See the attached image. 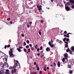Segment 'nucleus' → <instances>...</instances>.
Returning <instances> with one entry per match:
<instances>
[{
	"label": "nucleus",
	"mask_w": 74,
	"mask_h": 74,
	"mask_svg": "<svg viewBox=\"0 0 74 74\" xmlns=\"http://www.w3.org/2000/svg\"><path fill=\"white\" fill-rule=\"evenodd\" d=\"M69 38H68L66 39V41H69Z\"/></svg>",
	"instance_id": "34"
},
{
	"label": "nucleus",
	"mask_w": 74,
	"mask_h": 74,
	"mask_svg": "<svg viewBox=\"0 0 74 74\" xmlns=\"http://www.w3.org/2000/svg\"><path fill=\"white\" fill-rule=\"evenodd\" d=\"M36 62H34V65H36Z\"/></svg>",
	"instance_id": "47"
},
{
	"label": "nucleus",
	"mask_w": 74,
	"mask_h": 74,
	"mask_svg": "<svg viewBox=\"0 0 74 74\" xmlns=\"http://www.w3.org/2000/svg\"><path fill=\"white\" fill-rule=\"evenodd\" d=\"M14 62L15 64L14 66L12 67L10 66L9 68V69H12V74L14 73V72H16V70L15 69L16 67V66H18V61L14 60Z\"/></svg>",
	"instance_id": "1"
},
{
	"label": "nucleus",
	"mask_w": 74,
	"mask_h": 74,
	"mask_svg": "<svg viewBox=\"0 0 74 74\" xmlns=\"http://www.w3.org/2000/svg\"><path fill=\"white\" fill-rule=\"evenodd\" d=\"M51 2H53V0H51Z\"/></svg>",
	"instance_id": "63"
},
{
	"label": "nucleus",
	"mask_w": 74,
	"mask_h": 74,
	"mask_svg": "<svg viewBox=\"0 0 74 74\" xmlns=\"http://www.w3.org/2000/svg\"><path fill=\"white\" fill-rule=\"evenodd\" d=\"M50 66H51V67H52V64L51 65H50Z\"/></svg>",
	"instance_id": "64"
},
{
	"label": "nucleus",
	"mask_w": 74,
	"mask_h": 74,
	"mask_svg": "<svg viewBox=\"0 0 74 74\" xmlns=\"http://www.w3.org/2000/svg\"><path fill=\"white\" fill-rule=\"evenodd\" d=\"M29 24H32V22H29Z\"/></svg>",
	"instance_id": "42"
},
{
	"label": "nucleus",
	"mask_w": 74,
	"mask_h": 74,
	"mask_svg": "<svg viewBox=\"0 0 74 74\" xmlns=\"http://www.w3.org/2000/svg\"><path fill=\"white\" fill-rule=\"evenodd\" d=\"M65 47L67 48V47H68V45H67V44L65 45Z\"/></svg>",
	"instance_id": "30"
},
{
	"label": "nucleus",
	"mask_w": 74,
	"mask_h": 74,
	"mask_svg": "<svg viewBox=\"0 0 74 74\" xmlns=\"http://www.w3.org/2000/svg\"><path fill=\"white\" fill-rule=\"evenodd\" d=\"M37 55L38 56H39L40 55V53H38L37 54Z\"/></svg>",
	"instance_id": "50"
},
{
	"label": "nucleus",
	"mask_w": 74,
	"mask_h": 74,
	"mask_svg": "<svg viewBox=\"0 0 74 74\" xmlns=\"http://www.w3.org/2000/svg\"><path fill=\"white\" fill-rule=\"evenodd\" d=\"M19 48H21V49H22L23 48V47H19Z\"/></svg>",
	"instance_id": "53"
},
{
	"label": "nucleus",
	"mask_w": 74,
	"mask_h": 74,
	"mask_svg": "<svg viewBox=\"0 0 74 74\" xmlns=\"http://www.w3.org/2000/svg\"><path fill=\"white\" fill-rule=\"evenodd\" d=\"M69 52L70 54H71V55L72 54V51H71L70 50Z\"/></svg>",
	"instance_id": "20"
},
{
	"label": "nucleus",
	"mask_w": 74,
	"mask_h": 74,
	"mask_svg": "<svg viewBox=\"0 0 74 74\" xmlns=\"http://www.w3.org/2000/svg\"><path fill=\"white\" fill-rule=\"evenodd\" d=\"M23 45H26V44L25 42H24Z\"/></svg>",
	"instance_id": "31"
},
{
	"label": "nucleus",
	"mask_w": 74,
	"mask_h": 74,
	"mask_svg": "<svg viewBox=\"0 0 74 74\" xmlns=\"http://www.w3.org/2000/svg\"><path fill=\"white\" fill-rule=\"evenodd\" d=\"M42 7V6L41 5H37V8H39L38 9V11H40V10H42V8H41Z\"/></svg>",
	"instance_id": "3"
},
{
	"label": "nucleus",
	"mask_w": 74,
	"mask_h": 74,
	"mask_svg": "<svg viewBox=\"0 0 74 74\" xmlns=\"http://www.w3.org/2000/svg\"><path fill=\"white\" fill-rule=\"evenodd\" d=\"M63 5H61V7H63Z\"/></svg>",
	"instance_id": "61"
},
{
	"label": "nucleus",
	"mask_w": 74,
	"mask_h": 74,
	"mask_svg": "<svg viewBox=\"0 0 74 74\" xmlns=\"http://www.w3.org/2000/svg\"><path fill=\"white\" fill-rule=\"evenodd\" d=\"M70 2L71 3H74V1L73 0H70Z\"/></svg>",
	"instance_id": "10"
},
{
	"label": "nucleus",
	"mask_w": 74,
	"mask_h": 74,
	"mask_svg": "<svg viewBox=\"0 0 74 74\" xmlns=\"http://www.w3.org/2000/svg\"><path fill=\"white\" fill-rule=\"evenodd\" d=\"M21 36H22V37H24V36H25V35H24V34H21Z\"/></svg>",
	"instance_id": "33"
},
{
	"label": "nucleus",
	"mask_w": 74,
	"mask_h": 74,
	"mask_svg": "<svg viewBox=\"0 0 74 74\" xmlns=\"http://www.w3.org/2000/svg\"><path fill=\"white\" fill-rule=\"evenodd\" d=\"M54 66H56V63H55V62L54 63Z\"/></svg>",
	"instance_id": "54"
},
{
	"label": "nucleus",
	"mask_w": 74,
	"mask_h": 74,
	"mask_svg": "<svg viewBox=\"0 0 74 74\" xmlns=\"http://www.w3.org/2000/svg\"><path fill=\"white\" fill-rule=\"evenodd\" d=\"M58 67H60V62H58Z\"/></svg>",
	"instance_id": "12"
},
{
	"label": "nucleus",
	"mask_w": 74,
	"mask_h": 74,
	"mask_svg": "<svg viewBox=\"0 0 74 74\" xmlns=\"http://www.w3.org/2000/svg\"><path fill=\"white\" fill-rule=\"evenodd\" d=\"M37 70H40V68L39 67H37Z\"/></svg>",
	"instance_id": "29"
},
{
	"label": "nucleus",
	"mask_w": 74,
	"mask_h": 74,
	"mask_svg": "<svg viewBox=\"0 0 74 74\" xmlns=\"http://www.w3.org/2000/svg\"><path fill=\"white\" fill-rule=\"evenodd\" d=\"M66 38H64L63 40L64 42L66 41Z\"/></svg>",
	"instance_id": "25"
},
{
	"label": "nucleus",
	"mask_w": 74,
	"mask_h": 74,
	"mask_svg": "<svg viewBox=\"0 0 74 74\" xmlns=\"http://www.w3.org/2000/svg\"><path fill=\"white\" fill-rule=\"evenodd\" d=\"M37 52H39V51H40V48H37Z\"/></svg>",
	"instance_id": "24"
},
{
	"label": "nucleus",
	"mask_w": 74,
	"mask_h": 74,
	"mask_svg": "<svg viewBox=\"0 0 74 74\" xmlns=\"http://www.w3.org/2000/svg\"><path fill=\"white\" fill-rule=\"evenodd\" d=\"M3 71H1V72L0 73V74H3Z\"/></svg>",
	"instance_id": "44"
},
{
	"label": "nucleus",
	"mask_w": 74,
	"mask_h": 74,
	"mask_svg": "<svg viewBox=\"0 0 74 74\" xmlns=\"http://www.w3.org/2000/svg\"><path fill=\"white\" fill-rule=\"evenodd\" d=\"M17 50L19 52H21V50L19 48H17Z\"/></svg>",
	"instance_id": "13"
},
{
	"label": "nucleus",
	"mask_w": 74,
	"mask_h": 74,
	"mask_svg": "<svg viewBox=\"0 0 74 74\" xmlns=\"http://www.w3.org/2000/svg\"><path fill=\"white\" fill-rule=\"evenodd\" d=\"M46 50L47 52H48V51H50V49L49 47H47L46 49Z\"/></svg>",
	"instance_id": "8"
},
{
	"label": "nucleus",
	"mask_w": 74,
	"mask_h": 74,
	"mask_svg": "<svg viewBox=\"0 0 74 74\" xmlns=\"http://www.w3.org/2000/svg\"><path fill=\"white\" fill-rule=\"evenodd\" d=\"M59 43L60 44H62V42L60 41Z\"/></svg>",
	"instance_id": "45"
},
{
	"label": "nucleus",
	"mask_w": 74,
	"mask_h": 74,
	"mask_svg": "<svg viewBox=\"0 0 74 74\" xmlns=\"http://www.w3.org/2000/svg\"><path fill=\"white\" fill-rule=\"evenodd\" d=\"M40 50H42V46H41L40 47Z\"/></svg>",
	"instance_id": "27"
},
{
	"label": "nucleus",
	"mask_w": 74,
	"mask_h": 74,
	"mask_svg": "<svg viewBox=\"0 0 74 74\" xmlns=\"http://www.w3.org/2000/svg\"><path fill=\"white\" fill-rule=\"evenodd\" d=\"M10 20V18H9L7 19L8 21H9Z\"/></svg>",
	"instance_id": "55"
},
{
	"label": "nucleus",
	"mask_w": 74,
	"mask_h": 74,
	"mask_svg": "<svg viewBox=\"0 0 74 74\" xmlns=\"http://www.w3.org/2000/svg\"><path fill=\"white\" fill-rule=\"evenodd\" d=\"M42 71H40L39 72V74H42Z\"/></svg>",
	"instance_id": "46"
},
{
	"label": "nucleus",
	"mask_w": 74,
	"mask_h": 74,
	"mask_svg": "<svg viewBox=\"0 0 74 74\" xmlns=\"http://www.w3.org/2000/svg\"><path fill=\"white\" fill-rule=\"evenodd\" d=\"M69 34H70V33H69L68 34H67V35H66V36H67V37H68V38H69Z\"/></svg>",
	"instance_id": "16"
},
{
	"label": "nucleus",
	"mask_w": 74,
	"mask_h": 74,
	"mask_svg": "<svg viewBox=\"0 0 74 74\" xmlns=\"http://www.w3.org/2000/svg\"><path fill=\"white\" fill-rule=\"evenodd\" d=\"M49 44L51 47H53V46H54V45L53 44L51 45V42L50 41L49 42Z\"/></svg>",
	"instance_id": "5"
},
{
	"label": "nucleus",
	"mask_w": 74,
	"mask_h": 74,
	"mask_svg": "<svg viewBox=\"0 0 74 74\" xmlns=\"http://www.w3.org/2000/svg\"><path fill=\"white\" fill-rule=\"evenodd\" d=\"M64 33H65V34H67V31H65L64 32Z\"/></svg>",
	"instance_id": "38"
},
{
	"label": "nucleus",
	"mask_w": 74,
	"mask_h": 74,
	"mask_svg": "<svg viewBox=\"0 0 74 74\" xmlns=\"http://www.w3.org/2000/svg\"><path fill=\"white\" fill-rule=\"evenodd\" d=\"M24 52H26V51H27V50H26V49H24Z\"/></svg>",
	"instance_id": "28"
},
{
	"label": "nucleus",
	"mask_w": 74,
	"mask_h": 74,
	"mask_svg": "<svg viewBox=\"0 0 74 74\" xmlns=\"http://www.w3.org/2000/svg\"><path fill=\"white\" fill-rule=\"evenodd\" d=\"M47 70H49V67H47Z\"/></svg>",
	"instance_id": "56"
},
{
	"label": "nucleus",
	"mask_w": 74,
	"mask_h": 74,
	"mask_svg": "<svg viewBox=\"0 0 74 74\" xmlns=\"http://www.w3.org/2000/svg\"><path fill=\"white\" fill-rule=\"evenodd\" d=\"M68 68H71V65H68Z\"/></svg>",
	"instance_id": "26"
},
{
	"label": "nucleus",
	"mask_w": 74,
	"mask_h": 74,
	"mask_svg": "<svg viewBox=\"0 0 74 74\" xmlns=\"http://www.w3.org/2000/svg\"><path fill=\"white\" fill-rule=\"evenodd\" d=\"M58 41H59V40H58V39H57L56 40V42H58Z\"/></svg>",
	"instance_id": "52"
},
{
	"label": "nucleus",
	"mask_w": 74,
	"mask_h": 74,
	"mask_svg": "<svg viewBox=\"0 0 74 74\" xmlns=\"http://www.w3.org/2000/svg\"><path fill=\"white\" fill-rule=\"evenodd\" d=\"M29 40H27V44H29Z\"/></svg>",
	"instance_id": "32"
},
{
	"label": "nucleus",
	"mask_w": 74,
	"mask_h": 74,
	"mask_svg": "<svg viewBox=\"0 0 74 74\" xmlns=\"http://www.w3.org/2000/svg\"><path fill=\"white\" fill-rule=\"evenodd\" d=\"M64 42L65 44H69V43H68V42Z\"/></svg>",
	"instance_id": "37"
},
{
	"label": "nucleus",
	"mask_w": 74,
	"mask_h": 74,
	"mask_svg": "<svg viewBox=\"0 0 74 74\" xmlns=\"http://www.w3.org/2000/svg\"><path fill=\"white\" fill-rule=\"evenodd\" d=\"M5 61H6L7 60V56H5Z\"/></svg>",
	"instance_id": "17"
},
{
	"label": "nucleus",
	"mask_w": 74,
	"mask_h": 74,
	"mask_svg": "<svg viewBox=\"0 0 74 74\" xmlns=\"http://www.w3.org/2000/svg\"><path fill=\"white\" fill-rule=\"evenodd\" d=\"M30 49H28V52H30Z\"/></svg>",
	"instance_id": "41"
},
{
	"label": "nucleus",
	"mask_w": 74,
	"mask_h": 74,
	"mask_svg": "<svg viewBox=\"0 0 74 74\" xmlns=\"http://www.w3.org/2000/svg\"><path fill=\"white\" fill-rule=\"evenodd\" d=\"M65 60V59H64V58H63L62 59V61L63 63H66V62H65L64 61Z\"/></svg>",
	"instance_id": "11"
},
{
	"label": "nucleus",
	"mask_w": 74,
	"mask_h": 74,
	"mask_svg": "<svg viewBox=\"0 0 74 74\" xmlns=\"http://www.w3.org/2000/svg\"><path fill=\"white\" fill-rule=\"evenodd\" d=\"M51 42H53V40H51Z\"/></svg>",
	"instance_id": "60"
},
{
	"label": "nucleus",
	"mask_w": 74,
	"mask_h": 74,
	"mask_svg": "<svg viewBox=\"0 0 74 74\" xmlns=\"http://www.w3.org/2000/svg\"><path fill=\"white\" fill-rule=\"evenodd\" d=\"M39 34H40V35H41V32L40 31V30H39L38 31Z\"/></svg>",
	"instance_id": "19"
},
{
	"label": "nucleus",
	"mask_w": 74,
	"mask_h": 74,
	"mask_svg": "<svg viewBox=\"0 0 74 74\" xmlns=\"http://www.w3.org/2000/svg\"><path fill=\"white\" fill-rule=\"evenodd\" d=\"M73 73V71L70 70L69 71V73H70V74H72Z\"/></svg>",
	"instance_id": "14"
},
{
	"label": "nucleus",
	"mask_w": 74,
	"mask_h": 74,
	"mask_svg": "<svg viewBox=\"0 0 74 74\" xmlns=\"http://www.w3.org/2000/svg\"><path fill=\"white\" fill-rule=\"evenodd\" d=\"M64 37H67V35H64Z\"/></svg>",
	"instance_id": "57"
},
{
	"label": "nucleus",
	"mask_w": 74,
	"mask_h": 74,
	"mask_svg": "<svg viewBox=\"0 0 74 74\" xmlns=\"http://www.w3.org/2000/svg\"><path fill=\"white\" fill-rule=\"evenodd\" d=\"M72 8H74V5H73L71 7Z\"/></svg>",
	"instance_id": "43"
},
{
	"label": "nucleus",
	"mask_w": 74,
	"mask_h": 74,
	"mask_svg": "<svg viewBox=\"0 0 74 74\" xmlns=\"http://www.w3.org/2000/svg\"><path fill=\"white\" fill-rule=\"evenodd\" d=\"M41 58H43V57H44V56L42 55L41 56Z\"/></svg>",
	"instance_id": "58"
},
{
	"label": "nucleus",
	"mask_w": 74,
	"mask_h": 74,
	"mask_svg": "<svg viewBox=\"0 0 74 74\" xmlns=\"http://www.w3.org/2000/svg\"><path fill=\"white\" fill-rule=\"evenodd\" d=\"M27 26L28 28H29V27H30V25H27Z\"/></svg>",
	"instance_id": "35"
},
{
	"label": "nucleus",
	"mask_w": 74,
	"mask_h": 74,
	"mask_svg": "<svg viewBox=\"0 0 74 74\" xmlns=\"http://www.w3.org/2000/svg\"><path fill=\"white\" fill-rule=\"evenodd\" d=\"M46 67H47V65H45L44 66V71H46L47 70V69H46Z\"/></svg>",
	"instance_id": "9"
},
{
	"label": "nucleus",
	"mask_w": 74,
	"mask_h": 74,
	"mask_svg": "<svg viewBox=\"0 0 74 74\" xmlns=\"http://www.w3.org/2000/svg\"><path fill=\"white\" fill-rule=\"evenodd\" d=\"M13 52L12 49H11L9 52L10 55V57H11V58H14V55H13V53H12Z\"/></svg>",
	"instance_id": "2"
},
{
	"label": "nucleus",
	"mask_w": 74,
	"mask_h": 74,
	"mask_svg": "<svg viewBox=\"0 0 74 74\" xmlns=\"http://www.w3.org/2000/svg\"><path fill=\"white\" fill-rule=\"evenodd\" d=\"M64 58L66 59H67L68 58V54L67 53H65L64 54Z\"/></svg>",
	"instance_id": "4"
},
{
	"label": "nucleus",
	"mask_w": 74,
	"mask_h": 74,
	"mask_svg": "<svg viewBox=\"0 0 74 74\" xmlns=\"http://www.w3.org/2000/svg\"><path fill=\"white\" fill-rule=\"evenodd\" d=\"M29 46L31 47H31H32V44H30L29 45Z\"/></svg>",
	"instance_id": "40"
},
{
	"label": "nucleus",
	"mask_w": 74,
	"mask_h": 74,
	"mask_svg": "<svg viewBox=\"0 0 74 74\" xmlns=\"http://www.w3.org/2000/svg\"><path fill=\"white\" fill-rule=\"evenodd\" d=\"M70 50L69 49V48H68V49L66 50V52H69V51Z\"/></svg>",
	"instance_id": "15"
},
{
	"label": "nucleus",
	"mask_w": 74,
	"mask_h": 74,
	"mask_svg": "<svg viewBox=\"0 0 74 74\" xmlns=\"http://www.w3.org/2000/svg\"><path fill=\"white\" fill-rule=\"evenodd\" d=\"M66 5H70V3L69 2L67 3H66Z\"/></svg>",
	"instance_id": "22"
},
{
	"label": "nucleus",
	"mask_w": 74,
	"mask_h": 74,
	"mask_svg": "<svg viewBox=\"0 0 74 74\" xmlns=\"http://www.w3.org/2000/svg\"><path fill=\"white\" fill-rule=\"evenodd\" d=\"M38 46V45L36 44V46H35V48H36V49H37Z\"/></svg>",
	"instance_id": "18"
},
{
	"label": "nucleus",
	"mask_w": 74,
	"mask_h": 74,
	"mask_svg": "<svg viewBox=\"0 0 74 74\" xmlns=\"http://www.w3.org/2000/svg\"><path fill=\"white\" fill-rule=\"evenodd\" d=\"M9 47H10V45H8L7 47V48H9Z\"/></svg>",
	"instance_id": "36"
},
{
	"label": "nucleus",
	"mask_w": 74,
	"mask_h": 74,
	"mask_svg": "<svg viewBox=\"0 0 74 74\" xmlns=\"http://www.w3.org/2000/svg\"><path fill=\"white\" fill-rule=\"evenodd\" d=\"M5 49H6V48H7V45H5Z\"/></svg>",
	"instance_id": "49"
},
{
	"label": "nucleus",
	"mask_w": 74,
	"mask_h": 74,
	"mask_svg": "<svg viewBox=\"0 0 74 74\" xmlns=\"http://www.w3.org/2000/svg\"><path fill=\"white\" fill-rule=\"evenodd\" d=\"M62 32H63V31H62L61 32H60V33H61V35H62Z\"/></svg>",
	"instance_id": "59"
},
{
	"label": "nucleus",
	"mask_w": 74,
	"mask_h": 74,
	"mask_svg": "<svg viewBox=\"0 0 74 74\" xmlns=\"http://www.w3.org/2000/svg\"><path fill=\"white\" fill-rule=\"evenodd\" d=\"M36 67H38V65H36Z\"/></svg>",
	"instance_id": "62"
},
{
	"label": "nucleus",
	"mask_w": 74,
	"mask_h": 74,
	"mask_svg": "<svg viewBox=\"0 0 74 74\" xmlns=\"http://www.w3.org/2000/svg\"><path fill=\"white\" fill-rule=\"evenodd\" d=\"M6 74H11L10 73L9 70H8V69H7L6 70Z\"/></svg>",
	"instance_id": "7"
},
{
	"label": "nucleus",
	"mask_w": 74,
	"mask_h": 74,
	"mask_svg": "<svg viewBox=\"0 0 74 74\" xmlns=\"http://www.w3.org/2000/svg\"><path fill=\"white\" fill-rule=\"evenodd\" d=\"M65 9L66 11H70V8L68 7H65Z\"/></svg>",
	"instance_id": "6"
},
{
	"label": "nucleus",
	"mask_w": 74,
	"mask_h": 74,
	"mask_svg": "<svg viewBox=\"0 0 74 74\" xmlns=\"http://www.w3.org/2000/svg\"><path fill=\"white\" fill-rule=\"evenodd\" d=\"M44 22V21H43V20H41V21H40V22L41 23H43Z\"/></svg>",
	"instance_id": "39"
},
{
	"label": "nucleus",
	"mask_w": 74,
	"mask_h": 74,
	"mask_svg": "<svg viewBox=\"0 0 74 74\" xmlns=\"http://www.w3.org/2000/svg\"><path fill=\"white\" fill-rule=\"evenodd\" d=\"M10 24H12V21H10Z\"/></svg>",
	"instance_id": "51"
},
{
	"label": "nucleus",
	"mask_w": 74,
	"mask_h": 74,
	"mask_svg": "<svg viewBox=\"0 0 74 74\" xmlns=\"http://www.w3.org/2000/svg\"><path fill=\"white\" fill-rule=\"evenodd\" d=\"M46 58H45V57H44L42 59L43 60H44Z\"/></svg>",
	"instance_id": "48"
},
{
	"label": "nucleus",
	"mask_w": 74,
	"mask_h": 74,
	"mask_svg": "<svg viewBox=\"0 0 74 74\" xmlns=\"http://www.w3.org/2000/svg\"><path fill=\"white\" fill-rule=\"evenodd\" d=\"M29 45H27L26 46V48H27V49L29 48Z\"/></svg>",
	"instance_id": "23"
},
{
	"label": "nucleus",
	"mask_w": 74,
	"mask_h": 74,
	"mask_svg": "<svg viewBox=\"0 0 74 74\" xmlns=\"http://www.w3.org/2000/svg\"><path fill=\"white\" fill-rule=\"evenodd\" d=\"M31 50H32V51H34V47H33L31 48Z\"/></svg>",
	"instance_id": "21"
}]
</instances>
